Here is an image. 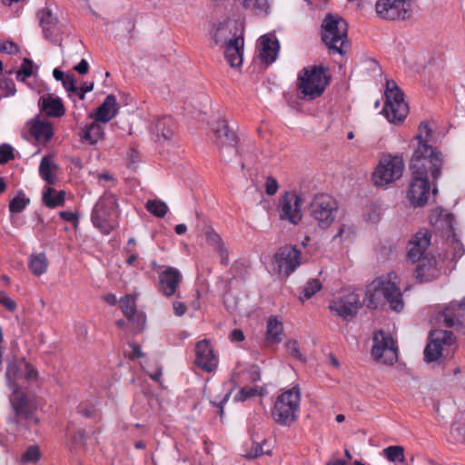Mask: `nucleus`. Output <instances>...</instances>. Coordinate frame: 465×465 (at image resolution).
<instances>
[{"label": "nucleus", "mask_w": 465, "mask_h": 465, "mask_svg": "<svg viewBox=\"0 0 465 465\" xmlns=\"http://www.w3.org/2000/svg\"><path fill=\"white\" fill-rule=\"evenodd\" d=\"M348 25L340 16L328 15L322 25V39L331 54H343L350 47Z\"/></svg>", "instance_id": "nucleus-4"}, {"label": "nucleus", "mask_w": 465, "mask_h": 465, "mask_svg": "<svg viewBox=\"0 0 465 465\" xmlns=\"http://www.w3.org/2000/svg\"><path fill=\"white\" fill-rule=\"evenodd\" d=\"M130 346L132 347V356H131L132 359L141 358L143 356V352H142L140 345L133 342L130 344Z\"/></svg>", "instance_id": "nucleus-64"}, {"label": "nucleus", "mask_w": 465, "mask_h": 465, "mask_svg": "<svg viewBox=\"0 0 465 465\" xmlns=\"http://www.w3.org/2000/svg\"><path fill=\"white\" fill-rule=\"evenodd\" d=\"M38 18L40 25L43 28L44 35L49 39L54 35L55 28V22L49 9H42L38 12Z\"/></svg>", "instance_id": "nucleus-35"}, {"label": "nucleus", "mask_w": 465, "mask_h": 465, "mask_svg": "<svg viewBox=\"0 0 465 465\" xmlns=\"http://www.w3.org/2000/svg\"><path fill=\"white\" fill-rule=\"evenodd\" d=\"M195 362L202 370L211 372L217 368L218 358L213 352V349L208 340H203L196 344Z\"/></svg>", "instance_id": "nucleus-19"}, {"label": "nucleus", "mask_w": 465, "mask_h": 465, "mask_svg": "<svg viewBox=\"0 0 465 465\" xmlns=\"http://www.w3.org/2000/svg\"><path fill=\"white\" fill-rule=\"evenodd\" d=\"M22 361L8 362L5 371L7 385L13 390L9 398L14 414L11 421L17 426V430L20 431L24 427L31 429L39 422V419L35 415L36 407L19 388L18 383L24 378Z\"/></svg>", "instance_id": "nucleus-2"}, {"label": "nucleus", "mask_w": 465, "mask_h": 465, "mask_svg": "<svg viewBox=\"0 0 465 465\" xmlns=\"http://www.w3.org/2000/svg\"><path fill=\"white\" fill-rule=\"evenodd\" d=\"M64 192L56 191L54 188L47 187L43 193V202L49 208L63 206L64 203Z\"/></svg>", "instance_id": "nucleus-34"}, {"label": "nucleus", "mask_w": 465, "mask_h": 465, "mask_svg": "<svg viewBox=\"0 0 465 465\" xmlns=\"http://www.w3.org/2000/svg\"><path fill=\"white\" fill-rule=\"evenodd\" d=\"M279 273L288 277L302 263L301 252L292 245L281 247L274 254Z\"/></svg>", "instance_id": "nucleus-16"}, {"label": "nucleus", "mask_w": 465, "mask_h": 465, "mask_svg": "<svg viewBox=\"0 0 465 465\" xmlns=\"http://www.w3.org/2000/svg\"><path fill=\"white\" fill-rule=\"evenodd\" d=\"M385 97L382 114L390 123L401 124L407 116L409 107L404 101L403 93L394 81H387Z\"/></svg>", "instance_id": "nucleus-10"}, {"label": "nucleus", "mask_w": 465, "mask_h": 465, "mask_svg": "<svg viewBox=\"0 0 465 465\" xmlns=\"http://www.w3.org/2000/svg\"><path fill=\"white\" fill-rule=\"evenodd\" d=\"M119 305L124 316L130 321H134V317H137L138 321L144 322L143 316L136 314L135 298L133 295L128 294L121 298Z\"/></svg>", "instance_id": "nucleus-33"}, {"label": "nucleus", "mask_w": 465, "mask_h": 465, "mask_svg": "<svg viewBox=\"0 0 465 465\" xmlns=\"http://www.w3.org/2000/svg\"><path fill=\"white\" fill-rule=\"evenodd\" d=\"M57 166L54 163L52 157L45 156L39 166V173L41 177L49 184H54L56 182Z\"/></svg>", "instance_id": "nucleus-30"}, {"label": "nucleus", "mask_w": 465, "mask_h": 465, "mask_svg": "<svg viewBox=\"0 0 465 465\" xmlns=\"http://www.w3.org/2000/svg\"><path fill=\"white\" fill-rule=\"evenodd\" d=\"M243 39L234 37L229 40L225 45V58L232 67L240 66L242 64Z\"/></svg>", "instance_id": "nucleus-26"}, {"label": "nucleus", "mask_w": 465, "mask_h": 465, "mask_svg": "<svg viewBox=\"0 0 465 465\" xmlns=\"http://www.w3.org/2000/svg\"><path fill=\"white\" fill-rule=\"evenodd\" d=\"M39 107L48 116L52 117H61L65 114V108L61 98L54 97L52 94L41 96Z\"/></svg>", "instance_id": "nucleus-27"}, {"label": "nucleus", "mask_w": 465, "mask_h": 465, "mask_svg": "<svg viewBox=\"0 0 465 465\" xmlns=\"http://www.w3.org/2000/svg\"><path fill=\"white\" fill-rule=\"evenodd\" d=\"M361 305L359 295L351 292L332 299L328 308L332 314L349 321L357 315Z\"/></svg>", "instance_id": "nucleus-15"}, {"label": "nucleus", "mask_w": 465, "mask_h": 465, "mask_svg": "<svg viewBox=\"0 0 465 465\" xmlns=\"http://www.w3.org/2000/svg\"><path fill=\"white\" fill-rule=\"evenodd\" d=\"M431 232L428 230L417 232L408 244V258L413 262L422 259V255L430 245Z\"/></svg>", "instance_id": "nucleus-20"}, {"label": "nucleus", "mask_w": 465, "mask_h": 465, "mask_svg": "<svg viewBox=\"0 0 465 465\" xmlns=\"http://www.w3.org/2000/svg\"><path fill=\"white\" fill-rule=\"evenodd\" d=\"M298 88L303 97L314 99L322 95L329 84L330 77L322 66H310L303 68L298 76Z\"/></svg>", "instance_id": "nucleus-8"}, {"label": "nucleus", "mask_w": 465, "mask_h": 465, "mask_svg": "<svg viewBox=\"0 0 465 465\" xmlns=\"http://www.w3.org/2000/svg\"><path fill=\"white\" fill-rule=\"evenodd\" d=\"M440 225L446 226V228L450 231V232H453L454 231V216L451 213H446L442 215L439 221Z\"/></svg>", "instance_id": "nucleus-53"}, {"label": "nucleus", "mask_w": 465, "mask_h": 465, "mask_svg": "<svg viewBox=\"0 0 465 465\" xmlns=\"http://www.w3.org/2000/svg\"><path fill=\"white\" fill-rule=\"evenodd\" d=\"M173 309L174 314L178 317H181L186 312L187 306L182 302L175 301L173 303Z\"/></svg>", "instance_id": "nucleus-58"}, {"label": "nucleus", "mask_w": 465, "mask_h": 465, "mask_svg": "<svg viewBox=\"0 0 465 465\" xmlns=\"http://www.w3.org/2000/svg\"><path fill=\"white\" fill-rule=\"evenodd\" d=\"M155 132L164 140H170L175 134L176 126L171 117H163L155 123Z\"/></svg>", "instance_id": "nucleus-31"}, {"label": "nucleus", "mask_w": 465, "mask_h": 465, "mask_svg": "<svg viewBox=\"0 0 465 465\" xmlns=\"http://www.w3.org/2000/svg\"><path fill=\"white\" fill-rule=\"evenodd\" d=\"M371 355L376 361L391 365L398 360V348L393 339L380 331L374 334Z\"/></svg>", "instance_id": "nucleus-14"}, {"label": "nucleus", "mask_w": 465, "mask_h": 465, "mask_svg": "<svg viewBox=\"0 0 465 465\" xmlns=\"http://www.w3.org/2000/svg\"><path fill=\"white\" fill-rule=\"evenodd\" d=\"M382 210L378 204H371L368 213V219L372 223H378L381 217Z\"/></svg>", "instance_id": "nucleus-51"}, {"label": "nucleus", "mask_w": 465, "mask_h": 465, "mask_svg": "<svg viewBox=\"0 0 465 465\" xmlns=\"http://www.w3.org/2000/svg\"><path fill=\"white\" fill-rule=\"evenodd\" d=\"M404 168L402 156L383 154L371 175L372 182L376 186H386L399 180L403 174Z\"/></svg>", "instance_id": "nucleus-9"}, {"label": "nucleus", "mask_w": 465, "mask_h": 465, "mask_svg": "<svg viewBox=\"0 0 465 465\" xmlns=\"http://www.w3.org/2000/svg\"><path fill=\"white\" fill-rule=\"evenodd\" d=\"M74 69L80 74H85L88 73L89 64L85 59H82V61L76 64Z\"/></svg>", "instance_id": "nucleus-60"}, {"label": "nucleus", "mask_w": 465, "mask_h": 465, "mask_svg": "<svg viewBox=\"0 0 465 465\" xmlns=\"http://www.w3.org/2000/svg\"><path fill=\"white\" fill-rule=\"evenodd\" d=\"M34 63L29 58H25L18 71L16 72V79L25 82L27 78L34 74Z\"/></svg>", "instance_id": "nucleus-39"}, {"label": "nucleus", "mask_w": 465, "mask_h": 465, "mask_svg": "<svg viewBox=\"0 0 465 465\" xmlns=\"http://www.w3.org/2000/svg\"><path fill=\"white\" fill-rule=\"evenodd\" d=\"M30 134L39 143H47L53 136L52 124L47 121L35 118L27 124Z\"/></svg>", "instance_id": "nucleus-25"}, {"label": "nucleus", "mask_w": 465, "mask_h": 465, "mask_svg": "<svg viewBox=\"0 0 465 465\" xmlns=\"http://www.w3.org/2000/svg\"><path fill=\"white\" fill-rule=\"evenodd\" d=\"M385 300L395 312L404 308L402 293L398 286V276L391 272L376 278L367 287L365 301L368 307L377 308Z\"/></svg>", "instance_id": "nucleus-3"}, {"label": "nucleus", "mask_w": 465, "mask_h": 465, "mask_svg": "<svg viewBox=\"0 0 465 465\" xmlns=\"http://www.w3.org/2000/svg\"><path fill=\"white\" fill-rule=\"evenodd\" d=\"M242 5L256 14H267L270 7L268 0H242Z\"/></svg>", "instance_id": "nucleus-37"}, {"label": "nucleus", "mask_w": 465, "mask_h": 465, "mask_svg": "<svg viewBox=\"0 0 465 465\" xmlns=\"http://www.w3.org/2000/svg\"><path fill=\"white\" fill-rule=\"evenodd\" d=\"M13 148L8 144L0 146V164L7 163L13 159Z\"/></svg>", "instance_id": "nucleus-50"}, {"label": "nucleus", "mask_w": 465, "mask_h": 465, "mask_svg": "<svg viewBox=\"0 0 465 465\" xmlns=\"http://www.w3.org/2000/svg\"><path fill=\"white\" fill-rule=\"evenodd\" d=\"M279 185L276 181L272 176L267 177L265 182V192L268 195H274L278 191Z\"/></svg>", "instance_id": "nucleus-52"}, {"label": "nucleus", "mask_w": 465, "mask_h": 465, "mask_svg": "<svg viewBox=\"0 0 465 465\" xmlns=\"http://www.w3.org/2000/svg\"><path fill=\"white\" fill-rule=\"evenodd\" d=\"M40 450L37 446L28 448L21 457L23 463H35L40 459Z\"/></svg>", "instance_id": "nucleus-44"}, {"label": "nucleus", "mask_w": 465, "mask_h": 465, "mask_svg": "<svg viewBox=\"0 0 465 465\" xmlns=\"http://www.w3.org/2000/svg\"><path fill=\"white\" fill-rule=\"evenodd\" d=\"M230 338L232 341H242L244 340V334L240 329H235L232 331Z\"/></svg>", "instance_id": "nucleus-61"}, {"label": "nucleus", "mask_w": 465, "mask_h": 465, "mask_svg": "<svg viewBox=\"0 0 465 465\" xmlns=\"http://www.w3.org/2000/svg\"><path fill=\"white\" fill-rule=\"evenodd\" d=\"M301 392L293 387L280 394L272 411L273 420L282 426H291L298 418Z\"/></svg>", "instance_id": "nucleus-6"}, {"label": "nucleus", "mask_w": 465, "mask_h": 465, "mask_svg": "<svg viewBox=\"0 0 465 465\" xmlns=\"http://www.w3.org/2000/svg\"><path fill=\"white\" fill-rule=\"evenodd\" d=\"M450 434L455 440L465 443V420H456L451 425Z\"/></svg>", "instance_id": "nucleus-41"}, {"label": "nucleus", "mask_w": 465, "mask_h": 465, "mask_svg": "<svg viewBox=\"0 0 465 465\" xmlns=\"http://www.w3.org/2000/svg\"><path fill=\"white\" fill-rule=\"evenodd\" d=\"M213 132L215 136L214 143L220 153L225 161H231L238 153L236 134L229 128L227 122L223 119L213 123Z\"/></svg>", "instance_id": "nucleus-11"}, {"label": "nucleus", "mask_w": 465, "mask_h": 465, "mask_svg": "<svg viewBox=\"0 0 465 465\" xmlns=\"http://www.w3.org/2000/svg\"><path fill=\"white\" fill-rule=\"evenodd\" d=\"M118 215L117 198L113 193H104L94 207L92 223L103 233L109 234L117 225Z\"/></svg>", "instance_id": "nucleus-5"}, {"label": "nucleus", "mask_w": 465, "mask_h": 465, "mask_svg": "<svg viewBox=\"0 0 465 465\" xmlns=\"http://www.w3.org/2000/svg\"><path fill=\"white\" fill-rule=\"evenodd\" d=\"M0 52L15 54L18 52V46L13 42H5L0 44Z\"/></svg>", "instance_id": "nucleus-56"}, {"label": "nucleus", "mask_w": 465, "mask_h": 465, "mask_svg": "<svg viewBox=\"0 0 465 465\" xmlns=\"http://www.w3.org/2000/svg\"><path fill=\"white\" fill-rule=\"evenodd\" d=\"M258 390L253 387H243L235 396L237 401H243L249 398L257 395Z\"/></svg>", "instance_id": "nucleus-47"}, {"label": "nucleus", "mask_w": 465, "mask_h": 465, "mask_svg": "<svg viewBox=\"0 0 465 465\" xmlns=\"http://www.w3.org/2000/svg\"><path fill=\"white\" fill-rule=\"evenodd\" d=\"M262 454V447L256 445L253 449H252L247 454L246 457L248 459H255Z\"/></svg>", "instance_id": "nucleus-62"}, {"label": "nucleus", "mask_w": 465, "mask_h": 465, "mask_svg": "<svg viewBox=\"0 0 465 465\" xmlns=\"http://www.w3.org/2000/svg\"><path fill=\"white\" fill-rule=\"evenodd\" d=\"M208 240L214 245H216V250L220 252L222 256V262L227 263V252L224 249L221 237L217 233L212 232L208 233Z\"/></svg>", "instance_id": "nucleus-42"}, {"label": "nucleus", "mask_w": 465, "mask_h": 465, "mask_svg": "<svg viewBox=\"0 0 465 465\" xmlns=\"http://www.w3.org/2000/svg\"><path fill=\"white\" fill-rule=\"evenodd\" d=\"M283 337V325L275 316H270L266 326V340L272 343H280Z\"/></svg>", "instance_id": "nucleus-29"}, {"label": "nucleus", "mask_w": 465, "mask_h": 465, "mask_svg": "<svg viewBox=\"0 0 465 465\" xmlns=\"http://www.w3.org/2000/svg\"><path fill=\"white\" fill-rule=\"evenodd\" d=\"M0 91L5 96H10L15 94V84L13 80L3 78L0 80Z\"/></svg>", "instance_id": "nucleus-46"}, {"label": "nucleus", "mask_w": 465, "mask_h": 465, "mask_svg": "<svg viewBox=\"0 0 465 465\" xmlns=\"http://www.w3.org/2000/svg\"><path fill=\"white\" fill-rule=\"evenodd\" d=\"M465 319V299L460 303L451 302L439 311L434 317L436 323L445 327H456Z\"/></svg>", "instance_id": "nucleus-18"}, {"label": "nucleus", "mask_w": 465, "mask_h": 465, "mask_svg": "<svg viewBox=\"0 0 465 465\" xmlns=\"http://www.w3.org/2000/svg\"><path fill=\"white\" fill-rule=\"evenodd\" d=\"M61 82L63 84V86L64 87V89L67 92L74 93V90H75L76 86H75V82H74V75L67 74V75H65L64 80H62Z\"/></svg>", "instance_id": "nucleus-55"}, {"label": "nucleus", "mask_w": 465, "mask_h": 465, "mask_svg": "<svg viewBox=\"0 0 465 465\" xmlns=\"http://www.w3.org/2000/svg\"><path fill=\"white\" fill-rule=\"evenodd\" d=\"M416 278L420 282H430L437 279L440 274V265L433 256H424L419 260L415 270Z\"/></svg>", "instance_id": "nucleus-22"}, {"label": "nucleus", "mask_w": 465, "mask_h": 465, "mask_svg": "<svg viewBox=\"0 0 465 465\" xmlns=\"http://www.w3.org/2000/svg\"><path fill=\"white\" fill-rule=\"evenodd\" d=\"M23 372L25 379L36 378L37 372L35 368L28 362L22 361Z\"/></svg>", "instance_id": "nucleus-54"}, {"label": "nucleus", "mask_w": 465, "mask_h": 465, "mask_svg": "<svg viewBox=\"0 0 465 465\" xmlns=\"http://www.w3.org/2000/svg\"><path fill=\"white\" fill-rule=\"evenodd\" d=\"M104 136V130L99 124L95 120L90 124L86 125L81 135V141L84 143H87L90 145L95 144L98 141H100Z\"/></svg>", "instance_id": "nucleus-28"}, {"label": "nucleus", "mask_w": 465, "mask_h": 465, "mask_svg": "<svg viewBox=\"0 0 465 465\" xmlns=\"http://www.w3.org/2000/svg\"><path fill=\"white\" fill-rule=\"evenodd\" d=\"M411 0H378L375 13L382 20H406L411 15Z\"/></svg>", "instance_id": "nucleus-13"}, {"label": "nucleus", "mask_w": 465, "mask_h": 465, "mask_svg": "<svg viewBox=\"0 0 465 465\" xmlns=\"http://www.w3.org/2000/svg\"><path fill=\"white\" fill-rule=\"evenodd\" d=\"M0 304L9 312H15L16 310V302L5 292H0Z\"/></svg>", "instance_id": "nucleus-48"}, {"label": "nucleus", "mask_w": 465, "mask_h": 465, "mask_svg": "<svg viewBox=\"0 0 465 465\" xmlns=\"http://www.w3.org/2000/svg\"><path fill=\"white\" fill-rule=\"evenodd\" d=\"M145 207L150 213L159 218H163L168 212L167 204L161 200H149Z\"/></svg>", "instance_id": "nucleus-36"}, {"label": "nucleus", "mask_w": 465, "mask_h": 465, "mask_svg": "<svg viewBox=\"0 0 465 465\" xmlns=\"http://www.w3.org/2000/svg\"><path fill=\"white\" fill-rule=\"evenodd\" d=\"M29 202V198H26L25 194L20 193L11 200L9 203V211L14 213H19L26 207Z\"/></svg>", "instance_id": "nucleus-40"}, {"label": "nucleus", "mask_w": 465, "mask_h": 465, "mask_svg": "<svg viewBox=\"0 0 465 465\" xmlns=\"http://www.w3.org/2000/svg\"><path fill=\"white\" fill-rule=\"evenodd\" d=\"M384 457L391 462H404V449L401 446H390L383 450Z\"/></svg>", "instance_id": "nucleus-38"}, {"label": "nucleus", "mask_w": 465, "mask_h": 465, "mask_svg": "<svg viewBox=\"0 0 465 465\" xmlns=\"http://www.w3.org/2000/svg\"><path fill=\"white\" fill-rule=\"evenodd\" d=\"M310 210L318 225L326 229L330 227L336 217L338 204L331 195L322 193L313 198Z\"/></svg>", "instance_id": "nucleus-12"}, {"label": "nucleus", "mask_w": 465, "mask_h": 465, "mask_svg": "<svg viewBox=\"0 0 465 465\" xmlns=\"http://www.w3.org/2000/svg\"><path fill=\"white\" fill-rule=\"evenodd\" d=\"M48 265V259L44 252L32 254L29 257L28 266L32 273L35 276H40L46 272Z\"/></svg>", "instance_id": "nucleus-32"}, {"label": "nucleus", "mask_w": 465, "mask_h": 465, "mask_svg": "<svg viewBox=\"0 0 465 465\" xmlns=\"http://www.w3.org/2000/svg\"><path fill=\"white\" fill-rule=\"evenodd\" d=\"M182 279V274L176 268H165L159 273L160 291L167 297L174 295Z\"/></svg>", "instance_id": "nucleus-21"}, {"label": "nucleus", "mask_w": 465, "mask_h": 465, "mask_svg": "<svg viewBox=\"0 0 465 465\" xmlns=\"http://www.w3.org/2000/svg\"><path fill=\"white\" fill-rule=\"evenodd\" d=\"M124 251L130 254L126 262L129 265H132L137 260L138 255L132 247H126Z\"/></svg>", "instance_id": "nucleus-63"}, {"label": "nucleus", "mask_w": 465, "mask_h": 465, "mask_svg": "<svg viewBox=\"0 0 465 465\" xmlns=\"http://www.w3.org/2000/svg\"><path fill=\"white\" fill-rule=\"evenodd\" d=\"M430 342L424 350V358L428 362L439 359L450 358L457 348L456 338L452 331L437 329L430 333Z\"/></svg>", "instance_id": "nucleus-7"}, {"label": "nucleus", "mask_w": 465, "mask_h": 465, "mask_svg": "<svg viewBox=\"0 0 465 465\" xmlns=\"http://www.w3.org/2000/svg\"><path fill=\"white\" fill-rule=\"evenodd\" d=\"M60 217L66 222H76L78 215L73 212L63 211L59 213Z\"/></svg>", "instance_id": "nucleus-59"}, {"label": "nucleus", "mask_w": 465, "mask_h": 465, "mask_svg": "<svg viewBox=\"0 0 465 465\" xmlns=\"http://www.w3.org/2000/svg\"><path fill=\"white\" fill-rule=\"evenodd\" d=\"M118 111L119 105L116 97L114 94H109L103 104L97 107L94 114H90V117H94L99 123H108L117 114Z\"/></svg>", "instance_id": "nucleus-24"}, {"label": "nucleus", "mask_w": 465, "mask_h": 465, "mask_svg": "<svg viewBox=\"0 0 465 465\" xmlns=\"http://www.w3.org/2000/svg\"><path fill=\"white\" fill-rule=\"evenodd\" d=\"M93 89L94 84L92 83L90 84H84L81 87H76L74 94H75L79 99L84 100L85 94L91 92Z\"/></svg>", "instance_id": "nucleus-57"}, {"label": "nucleus", "mask_w": 465, "mask_h": 465, "mask_svg": "<svg viewBox=\"0 0 465 465\" xmlns=\"http://www.w3.org/2000/svg\"><path fill=\"white\" fill-rule=\"evenodd\" d=\"M285 347L287 349L288 353L299 360V361H304L302 353L300 351L299 343L296 340H290L285 343Z\"/></svg>", "instance_id": "nucleus-45"}, {"label": "nucleus", "mask_w": 465, "mask_h": 465, "mask_svg": "<svg viewBox=\"0 0 465 465\" xmlns=\"http://www.w3.org/2000/svg\"><path fill=\"white\" fill-rule=\"evenodd\" d=\"M431 137L432 130L428 123H420L414 138L417 146L410 163L413 178L408 191V198L415 207L423 206L428 202L430 189L428 173H430L434 179L440 173L442 160L435 148L429 144Z\"/></svg>", "instance_id": "nucleus-1"}, {"label": "nucleus", "mask_w": 465, "mask_h": 465, "mask_svg": "<svg viewBox=\"0 0 465 465\" xmlns=\"http://www.w3.org/2000/svg\"><path fill=\"white\" fill-rule=\"evenodd\" d=\"M449 241L452 243L453 248V258H458L463 255L464 248L460 242L455 239V233L453 232L451 236H449Z\"/></svg>", "instance_id": "nucleus-49"}, {"label": "nucleus", "mask_w": 465, "mask_h": 465, "mask_svg": "<svg viewBox=\"0 0 465 465\" xmlns=\"http://www.w3.org/2000/svg\"><path fill=\"white\" fill-rule=\"evenodd\" d=\"M322 289V283L317 279L310 280L302 289V294L305 299L312 298Z\"/></svg>", "instance_id": "nucleus-43"}, {"label": "nucleus", "mask_w": 465, "mask_h": 465, "mask_svg": "<svg viewBox=\"0 0 465 465\" xmlns=\"http://www.w3.org/2000/svg\"><path fill=\"white\" fill-rule=\"evenodd\" d=\"M280 45L274 35H264L259 39V57L265 64H272L278 56Z\"/></svg>", "instance_id": "nucleus-23"}, {"label": "nucleus", "mask_w": 465, "mask_h": 465, "mask_svg": "<svg viewBox=\"0 0 465 465\" xmlns=\"http://www.w3.org/2000/svg\"><path fill=\"white\" fill-rule=\"evenodd\" d=\"M303 200L295 193H286L280 200V218L292 224H298L302 218V204Z\"/></svg>", "instance_id": "nucleus-17"}]
</instances>
